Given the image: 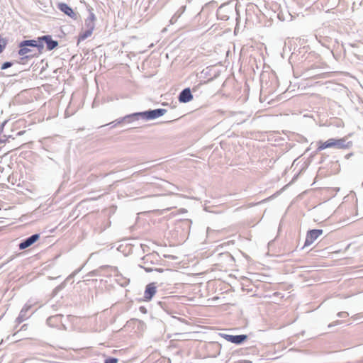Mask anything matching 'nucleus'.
I'll use <instances>...</instances> for the list:
<instances>
[{
  "label": "nucleus",
  "instance_id": "f257e3e1",
  "mask_svg": "<svg viewBox=\"0 0 363 363\" xmlns=\"http://www.w3.org/2000/svg\"><path fill=\"white\" fill-rule=\"evenodd\" d=\"M167 112L166 109L157 108L154 110H148L143 112L134 113L127 115L123 118L115 120V126L122 123H129L133 121L138 120L140 118L144 120H152L163 116Z\"/></svg>",
  "mask_w": 363,
  "mask_h": 363
},
{
  "label": "nucleus",
  "instance_id": "f03ea898",
  "mask_svg": "<svg viewBox=\"0 0 363 363\" xmlns=\"http://www.w3.org/2000/svg\"><path fill=\"white\" fill-rule=\"evenodd\" d=\"M352 143L347 141L345 138L340 139L330 138L325 142L319 141L317 151H321L326 148L348 149Z\"/></svg>",
  "mask_w": 363,
  "mask_h": 363
},
{
  "label": "nucleus",
  "instance_id": "7ed1b4c3",
  "mask_svg": "<svg viewBox=\"0 0 363 363\" xmlns=\"http://www.w3.org/2000/svg\"><path fill=\"white\" fill-rule=\"evenodd\" d=\"M323 234V230L314 229L307 233L304 247L311 245L320 235Z\"/></svg>",
  "mask_w": 363,
  "mask_h": 363
},
{
  "label": "nucleus",
  "instance_id": "20e7f679",
  "mask_svg": "<svg viewBox=\"0 0 363 363\" xmlns=\"http://www.w3.org/2000/svg\"><path fill=\"white\" fill-rule=\"evenodd\" d=\"M19 46L37 48L40 52H41L44 48V45L40 41V37L38 38L37 40H23L20 43Z\"/></svg>",
  "mask_w": 363,
  "mask_h": 363
},
{
  "label": "nucleus",
  "instance_id": "39448f33",
  "mask_svg": "<svg viewBox=\"0 0 363 363\" xmlns=\"http://www.w3.org/2000/svg\"><path fill=\"white\" fill-rule=\"evenodd\" d=\"M40 238L38 234H33L29 238L25 239L19 244V249L24 250L30 246H31L34 242H35Z\"/></svg>",
  "mask_w": 363,
  "mask_h": 363
},
{
  "label": "nucleus",
  "instance_id": "423d86ee",
  "mask_svg": "<svg viewBox=\"0 0 363 363\" xmlns=\"http://www.w3.org/2000/svg\"><path fill=\"white\" fill-rule=\"evenodd\" d=\"M225 339L230 342L232 343H235L237 345H240L245 340H247V336L246 335H225Z\"/></svg>",
  "mask_w": 363,
  "mask_h": 363
},
{
  "label": "nucleus",
  "instance_id": "0eeeda50",
  "mask_svg": "<svg viewBox=\"0 0 363 363\" xmlns=\"http://www.w3.org/2000/svg\"><path fill=\"white\" fill-rule=\"evenodd\" d=\"M40 41L42 44H46L48 50H52L58 45L57 41L52 40L50 35H43L40 37Z\"/></svg>",
  "mask_w": 363,
  "mask_h": 363
},
{
  "label": "nucleus",
  "instance_id": "6e6552de",
  "mask_svg": "<svg viewBox=\"0 0 363 363\" xmlns=\"http://www.w3.org/2000/svg\"><path fill=\"white\" fill-rule=\"evenodd\" d=\"M157 291V287L155 283H150L146 286L144 298L146 301H150Z\"/></svg>",
  "mask_w": 363,
  "mask_h": 363
},
{
  "label": "nucleus",
  "instance_id": "1a4fd4ad",
  "mask_svg": "<svg viewBox=\"0 0 363 363\" xmlns=\"http://www.w3.org/2000/svg\"><path fill=\"white\" fill-rule=\"evenodd\" d=\"M192 99L193 96L189 88L183 89L179 95V101L182 103H188Z\"/></svg>",
  "mask_w": 363,
  "mask_h": 363
},
{
  "label": "nucleus",
  "instance_id": "9d476101",
  "mask_svg": "<svg viewBox=\"0 0 363 363\" xmlns=\"http://www.w3.org/2000/svg\"><path fill=\"white\" fill-rule=\"evenodd\" d=\"M129 279L119 274L115 267V282L121 286H125L129 284Z\"/></svg>",
  "mask_w": 363,
  "mask_h": 363
},
{
  "label": "nucleus",
  "instance_id": "9b49d317",
  "mask_svg": "<svg viewBox=\"0 0 363 363\" xmlns=\"http://www.w3.org/2000/svg\"><path fill=\"white\" fill-rule=\"evenodd\" d=\"M95 16L93 13H91L89 16L85 20L84 28L93 30L95 27Z\"/></svg>",
  "mask_w": 363,
  "mask_h": 363
},
{
  "label": "nucleus",
  "instance_id": "f8f14e48",
  "mask_svg": "<svg viewBox=\"0 0 363 363\" xmlns=\"http://www.w3.org/2000/svg\"><path fill=\"white\" fill-rule=\"evenodd\" d=\"M59 9L69 16H72V15L74 14L73 10L66 4H60Z\"/></svg>",
  "mask_w": 363,
  "mask_h": 363
},
{
  "label": "nucleus",
  "instance_id": "ddd939ff",
  "mask_svg": "<svg viewBox=\"0 0 363 363\" xmlns=\"http://www.w3.org/2000/svg\"><path fill=\"white\" fill-rule=\"evenodd\" d=\"M152 184H153V182L147 183L145 185H144L141 189H137L135 191V194L140 195V194H143L145 192L148 191L150 190V187L152 186Z\"/></svg>",
  "mask_w": 363,
  "mask_h": 363
},
{
  "label": "nucleus",
  "instance_id": "4468645a",
  "mask_svg": "<svg viewBox=\"0 0 363 363\" xmlns=\"http://www.w3.org/2000/svg\"><path fill=\"white\" fill-rule=\"evenodd\" d=\"M92 32H93V30H88V29L85 28V30L83 31L80 34V35L79 37V40H84L86 39L87 38L91 36V35L92 34Z\"/></svg>",
  "mask_w": 363,
  "mask_h": 363
},
{
  "label": "nucleus",
  "instance_id": "2eb2a0df",
  "mask_svg": "<svg viewBox=\"0 0 363 363\" xmlns=\"http://www.w3.org/2000/svg\"><path fill=\"white\" fill-rule=\"evenodd\" d=\"M184 9H181L174 13V15L171 18V19L169 21L171 24H174L177 21L178 18L180 17V16L183 13Z\"/></svg>",
  "mask_w": 363,
  "mask_h": 363
},
{
  "label": "nucleus",
  "instance_id": "dca6fc26",
  "mask_svg": "<svg viewBox=\"0 0 363 363\" xmlns=\"http://www.w3.org/2000/svg\"><path fill=\"white\" fill-rule=\"evenodd\" d=\"M30 306L26 305L21 311L18 318L21 319V321H23V320H25L26 318V313L28 311V309L30 308Z\"/></svg>",
  "mask_w": 363,
  "mask_h": 363
},
{
  "label": "nucleus",
  "instance_id": "f3484780",
  "mask_svg": "<svg viewBox=\"0 0 363 363\" xmlns=\"http://www.w3.org/2000/svg\"><path fill=\"white\" fill-rule=\"evenodd\" d=\"M30 51V49L28 48L26 46H20L18 54L23 56L28 55Z\"/></svg>",
  "mask_w": 363,
  "mask_h": 363
},
{
  "label": "nucleus",
  "instance_id": "a211bd4d",
  "mask_svg": "<svg viewBox=\"0 0 363 363\" xmlns=\"http://www.w3.org/2000/svg\"><path fill=\"white\" fill-rule=\"evenodd\" d=\"M337 317L345 318L349 316V313L346 311H341L337 313Z\"/></svg>",
  "mask_w": 363,
  "mask_h": 363
},
{
  "label": "nucleus",
  "instance_id": "6ab92c4d",
  "mask_svg": "<svg viewBox=\"0 0 363 363\" xmlns=\"http://www.w3.org/2000/svg\"><path fill=\"white\" fill-rule=\"evenodd\" d=\"M11 65H12L11 62H4L1 66V69H6L10 67Z\"/></svg>",
  "mask_w": 363,
  "mask_h": 363
},
{
  "label": "nucleus",
  "instance_id": "aec40b11",
  "mask_svg": "<svg viewBox=\"0 0 363 363\" xmlns=\"http://www.w3.org/2000/svg\"><path fill=\"white\" fill-rule=\"evenodd\" d=\"M340 323V321H339V320L334 321L332 323L328 325V328H331V327L337 325H338Z\"/></svg>",
  "mask_w": 363,
  "mask_h": 363
},
{
  "label": "nucleus",
  "instance_id": "412c9836",
  "mask_svg": "<svg viewBox=\"0 0 363 363\" xmlns=\"http://www.w3.org/2000/svg\"><path fill=\"white\" fill-rule=\"evenodd\" d=\"M57 316H53V317H50L48 319V323H50L53 319H55L57 318Z\"/></svg>",
  "mask_w": 363,
  "mask_h": 363
},
{
  "label": "nucleus",
  "instance_id": "4be33fe9",
  "mask_svg": "<svg viewBox=\"0 0 363 363\" xmlns=\"http://www.w3.org/2000/svg\"><path fill=\"white\" fill-rule=\"evenodd\" d=\"M105 363H113V358H110L108 359H106Z\"/></svg>",
  "mask_w": 363,
  "mask_h": 363
},
{
  "label": "nucleus",
  "instance_id": "5701e85b",
  "mask_svg": "<svg viewBox=\"0 0 363 363\" xmlns=\"http://www.w3.org/2000/svg\"><path fill=\"white\" fill-rule=\"evenodd\" d=\"M140 174V172H136L133 174V176H138Z\"/></svg>",
  "mask_w": 363,
  "mask_h": 363
},
{
  "label": "nucleus",
  "instance_id": "b1692460",
  "mask_svg": "<svg viewBox=\"0 0 363 363\" xmlns=\"http://www.w3.org/2000/svg\"><path fill=\"white\" fill-rule=\"evenodd\" d=\"M140 310L142 312H144V313L146 311H145V308L144 307H140Z\"/></svg>",
  "mask_w": 363,
  "mask_h": 363
},
{
  "label": "nucleus",
  "instance_id": "393cba45",
  "mask_svg": "<svg viewBox=\"0 0 363 363\" xmlns=\"http://www.w3.org/2000/svg\"><path fill=\"white\" fill-rule=\"evenodd\" d=\"M118 197L120 199V198H121V197H124V196H123V195H122V194H118Z\"/></svg>",
  "mask_w": 363,
  "mask_h": 363
},
{
  "label": "nucleus",
  "instance_id": "a878e982",
  "mask_svg": "<svg viewBox=\"0 0 363 363\" xmlns=\"http://www.w3.org/2000/svg\"><path fill=\"white\" fill-rule=\"evenodd\" d=\"M126 195L133 196V193L131 191L129 192V194H126Z\"/></svg>",
  "mask_w": 363,
  "mask_h": 363
},
{
  "label": "nucleus",
  "instance_id": "bb28decb",
  "mask_svg": "<svg viewBox=\"0 0 363 363\" xmlns=\"http://www.w3.org/2000/svg\"><path fill=\"white\" fill-rule=\"evenodd\" d=\"M144 259H147H147H148V256H145V257H144Z\"/></svg>",
  "mask_w": 363,
  "mask_h": 363
},
{
  "label": "nucleus",
  "instance_id": "cd10ccee",
  "mask_svg": "<svg viewBox=\"0 0 363 363\" xmlns=\"http://www.w3.org/2000/svg\"><path fill=\"white\" fill-rule=\"evenodd\" d=\"M118 362V359L116 358H115V363H117Z\"/></svg>",
  "mask_w": 363,
  "mask_h": 363
}]
</instances>
